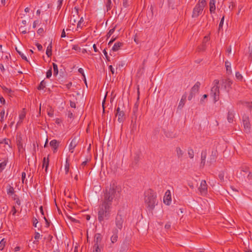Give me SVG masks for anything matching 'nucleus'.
Returning a JSON list of instances; mask_svg holds the SVG:
<instances>
[{
  "label": "nucleus",
  "instance_id": "nucleus-6",
  "mask_svg": "<svg viewBox=\"0 0 252 252\" xmlns=\"http://www.w3.org/2000/svg\"><path fill=\"white\" fill-rule=\"evenodd\" d=\"M243 123L244 131L247 133H250L251 132V124L248 117L243 118Z\"/></svg>",
  "mask_w": 252,
  "mask_h": 252
},
{
  "label": "nucleus",
  "instance_id": "nucleus-49",
  "mask_svg": "<svg viewBox=\"0 0 252 252\" xmlns=\"http://www.w3.org/2000/svg\"><path fill=\"white\" fill-rule=\"evenodd\" d=\"M224 173H220L219 174V179L221 180V181H223V179H224Z\"/></svg>",
  "mask_w": 252,
  "mask_h": 252
},
{
  "label": "nucleus",
  "instance_id": "nucleus-11",
  "mask_svg": "<svg viewBox=\"0 0 252 252\" xmlns=\"http://www.w3.org/2000/svg\"><path fill=\"white\" fill-rule=\"evenodd\" d=\"M113 234L111 237L110 240L111 242V243L114 244L116 243L118 240V230L117 229H115L113 231Z\"/></svg>",
  "mask_w": 252,
  "mask_h": 252
},
{
  "label": "nucleus",
  "instance_id": "nucleus-32",
  "mask_svg": "<svg viewBox=\"0 0 252 252\" xmlns=\"http://www.w3.org/2000/svg\"><path fill=\"white\" fill-rule=\"evenodd\" d=\"M235 77L237 80L239 81H242L243 77L239 72H236L235 73Z\"/></svg>",
  "mask_w": 252,
  "mask_h": 252
},
{
  "label": "nucleus",
  "instance_id": "nucleus-48",
  "mask_svg": "<svg viewBox=\"0 0 252 252\" xmlns=\"http://www.w3.org/2000/svg\"><path fill=\"white\" fill-rule=\"evenodd\" d=\"M249 59L251 60H252V46L251 47H249Z\"/></svg>",
  "mask_w": 252,
  "mask_h": 252
},
{
  "label": "nucleus",
  "instance_id": "nucleus-25",
  "mask_svg": "<svg viewBox=\"0 0 252 252\" xmlns=\"http://www.w3.org/2000/svg\"><path fill=\"white\" fill-rule=\"evenodd\" d=\"M46 54L48 57H50L51 56V55H52V42H50V44L47 47Z\"/></svg>",
  "mask_w": 252,
  "mask_h": 252
},
{
  "label": "nucleus",
  "instance_id": "nucleus-39",
  "mask_svg": "<svg viewBox=\"0 0 252 252\" xmlns=\"http://www.w3.org/2000/svg\"><path fill=\"white\" fill-rule=\"evenodd\" d=\"M5 115V111L4 110H2L0 113V122L2 123L4 121V116Z\"/></svg>",
  "mask_w": 252,
  "mask_h": 252
},
{
  "label": "nucleus",
  "instance_id": "nucleus-28",
  "mask_svg": "<svg viewBox=\"0 0 252 252\" xmlns=\"http://www.w3.org/2000/svg\"><path fill=\"white\" fill-rule=\"evenodd\" d=\"M53 67L54 75L56 76L58 74V65L56 63H53Z\"/></svg>",
  "mask_w": 252,
  "mask_h": 252
},
{
  "label": "nucleus",
  "instance_id": "nucleus-59",
  "mask_svg": "<svg viewBox=\"0 0 252 252\" xmlns=\"http://www.w3.org/2000/svg\"><path fill=\"white\" fill-rule=\"evenodd\" d=\"M78 71L82 74V75L85 77V74L84 73V70L82 68H80L78 69Z\"/></svg>",
  "mask_w": 252,
  "mask_h": 252
},
{
  "label": "nucleus",
  "instance_id": "nucleus-26",
  "mask_svg": "<svg viewBox=\"0 0 252 252\" xmlns=\"http://www.w3.org/2000/svg\"><path fill=\"white\" fill-rule=\"evenodd\" d=\"M176 151L177 155L179 158H181L183 156L184 152L180 147H177Z\"/></svg>",
  "mask_w": 252,
  "mask_h": 252
},
{
  "label": "nucleus",
  "instance_id": "nucleus-61",
  "mask_svg": "<svg viewBox=\"0 0 252 252\" xmlns=\"http://www.w3.org/2000/svg\"><path fill=\"white\" fill-rule=\"evenodd\" d=\"M209 37L208 36H205L203 39V43L207 42L209 40Z\"/></svg>",
  "mask_w": 252,
  "mask_h": 252
},
{
  "label": "nucleus",
  "instance_id": "nucleus-18",
  "mask_svg": "<svg viewBox=\"0 0 252 252\" xmlns=\"http://www.w3.org/2000/svg\"><path fill=\"white\" fill-rule=\"evenodd\" d=\"M48 157H49V156ZM49 157H47V158L44 157L43 158V161H42V167H43V168L45 167V171L46 172H47L48 165H49Z\"/></svg>",
  "mask_w": 252,
  "mask_h": 252
},
{
  "label": "nucleus",
  "instance_id": "nucleus-43",
  "mask_svg": "<svg viewBox=\"0 0 252 252\" xmlns=\"http://www.w3.org/2000/svg\"><path fill=\"white\" fill-rule=\"evenodd\" d=\"M52 75V68L51 67L46 72V77L47 78H50Z\"/></svg>",
  "mask_w": 252,
  "mask_h": 252
},
{
  "label": "nucleus",
  "instance_id": "nucleus-13",
  "mask_svg": "<svg viewBox=\"0 0 252 252\" xmlns=\"http://www.w3.org/2000/svg\"><path fill=\"white\" fill-rule=\"evenodd\" d=\"M207 156V151L206 150L203 151L201 155V166H204L206 162V158Z\"/></svg>",
  "mask_w": 252,
  "mask_h": 252
},
{
  "label": "nucleus",
  "instance_id": "nucleus-44",
  "mask_svg": "<svg viewBox=\"0 0 252 252\" xmlns=\"http://www.w3.org/2000/svg\"><path fill=\"white\" fill-rule=\"evenodd\" d=\"M84 19L83 17H81L77 24V28H82L81 24L83 22Z\"/></svg>",
  "mask_w": 252,
  "mask_h": 252
},
{
  "label": "nucleus",
  "instance_id": "nucleus-33",
  "mask_svg": "<svg viewBox=\"0 0 252 252\" xmlns=\"http://www.w3.org/2000/svg\"><path fill=\"white\" fill-rule=\"evenodd\" d=\"M16 50L18 53V54L21 56L22 59H23L25 61H28L26 56L23 53L19 51L17 48H16Z\"/></svg>",
  "mask_w": 252,
  "mask_h": 252
},
{
  "label": "nucleus",
  "instance_id": "nucleus-2",
  "mask_svg": "<svg viewBox=\"0 0 252 252\" xmlns=\"http://www.w3.org/2000/svg\"><path fill=\"white\" fill-rule=\"evenodd\" d=\"M144 202L146 206L151 210H153L156 205L157 195L154 191L151 189H148L144 192Z\"/></svg>",
  "mask_w": 252,
  "mask_h": 252
},
{
  "label": "nucleus",
  "instance_id": "nucleus-38",
  "mask_svg": "<svg viewBox=\"0 0 252 252\" xmlns=\"http://www.w3.org/2000/svg\"><path fill=\"white\" fill-rule=\"evenodd\" d=\"M115 27L109 30V32H108V33L107 34V38L110 37L111 36V35L114 33V32L115 31Z\"/></svg>",
  "mask_w": 252,
  "mask_h": 252
},
{
  "label": "nucleus",
  "instance_id": "nucleus-46",
  "mask_svg": "<svg viewBox=\"0 0 252 252\" xmlns=\"http://www.w3.org/2000/svg\"><path fill=\"white\" fill-rule=\"evenodd\" d=\"M40 236H41V235H40V234H39V233H38V232H36L35 233V235H34V239H35L36 240L38 241V240L40 239Z\"/></svg>",
  "mask_w": 252,
  "mask_h": 252
},
{
  "label": "nucleus",
  "instance_id": "nucleus-31",
  "mask_svg": "<svg viewBox=\"0 0 252 252\" xmlns=\"http://www.w3.org/2000/svg\"><path fill=\"white\" fill-rule=\"evenodd\" d=\"M188 155L190 158L192 159L194 157V152L192 149H189L188 150Z\"/></svg>",
  "mask_w": 252,
  "mask_h": 252
},
{
  "label": "nucleus",
  "instance_id": "nucleus-41",
  "mask_svg": "<svg viewBox=\"0 0 252 252\" xmlns=\"http://www.w3.org/2000/svg\"><path fill=\"white\" fill-rule=\"evenodd\" d=\"M224 19V17L223 16L222 17V18L220 21V24H219V30H220V29L222 28L223 25Z\"/></svg>",
  "mask_w": 252,
  "mask_h": 252
},
{
  "label": "nucleus",
  "instance_id": "nucleus-10",
  "mask_svg": "<svg viewBox=\"0 0 252 252\" xmlns=\"http://www.w3.org/2000/svg\"><path fill=\"white\" fill-rule=\"evenodd\" d=\"M59 142H58L56 140H52L50 142V146L53 149L54 153L57 152V149L59 147Z\"/></svg>",
  "mask_w": 252,
  "mask_h": 252
},
{
  "label": "nucleus",
  "instance_id": "nucleus-35",
  "mask_svg": "<svg viewBox=\"0 0 252 252\" xmlns=\"http://www.w3.org/2000/svg\"><path fill=\"white\" fill-rule=\"evenodd\" d=\"M6 165V162L4 161L0 163V172H1L5 168Z\"/></svg>",
  "mask_w": 252,
  "mask_h": 252
},
{
  "label": "nucleus",
  "instance_id": "nucleus-45",
  "mask_svg": "<svg viewBox=\"0 0 252 252\" xmlns=\"http://www.w3.org/2000/svg\"><path fill=\"white\" fill-rule=\"evenodd\" d=\"M244 104L247 106L249 108L251 109L252 108V102H246L244 103Z\"/></svg>",
  "mask_w": 252,
  "mask_h": 252
},
{
  "label": "nucleus",
  "instance_id": "nucleus-40",
  "mask_svg": "<svg viewBox=\"0 0 252 252\" xmlns=\"http://www.w3.org/2000/svg\"><path fill=\"white\" fill-rule=\"evenodd\" d=\"M241 171L243 172H248L249 171V168L248 166H245L241 167Z\"/></svg>",
  "mask_w": 252,
  "mask_h": 252
},
{
  "label": "nucleus",
  "instance_id": "nucleus-55",
  "mask_svg": "<svg viewBox=\"0 0 252 252\" xmlns=\"http://www.w3.org/2000/svg\"><path fill=\"white\" fill-rule=\"evenodd\" d=\"M16 212H17V211H16V209H15V207L14 206H13L12 207V210H11V212L12 214V215H15V214L16 213Z\"/></svg>",
  "mask_w": 252,
  "mask_h": 252
},
{
  "label": "nucleus",
  "instance_id": "nucleus-15",
  "mask_svg": "<svg viewBox=\"0 0 252 252\" xmlns=\"http://www.w3.org/2000/svg\"><path fill=\"white\" fill-rule=\"evenodd\" d=\"M123 220L121 216L118 217L116 220V225L118 228L121 230L123 227Z\"/></svg>",
  "mask_w": 252,
  "mask_h": 252
},
{
  "label": "nucleus",
  "instance_id": "nucleus-5",
  "mask_svg": "<svg viewBox=\"0 0 252 252\" xmlns=\"http://www.w3.org/2000/svg\"><path fill=\"white\" fill-rule=\"evenodd\" d=\"M198 190L201 195H205L207 193V185L205 180H202Z\"/></svg>",
  "mask_w": 252,
  "mask_h": 252
},
{
  "label": "nucleus",
  "instance_id": "nucleus-8",
  "mask_svg": "<svg viewBox=\"0 0 252 252\" xmlns=\"http://www.w3.org/2000/svg\"><path fill=\"white\" fill-rule=\"evenodd\" d=\"M125 113L123 111L120 110L119 107L117 108V113L116 114V117H118V120L120 123H121L123 121L124 119Z\"/></svg>",
  "mask_w": 252,
  "mask_h": 252
},
{
  "label": "nucleus",
  "instance_id": "nucleus-34",
  "mask_svg": "<svg viewBox=\"0 0 252 252\" xmlns=\"http://www.w3.org/2000/svg\"><path fill=\"white\" fill-rule=\"evenodd\" d=\"M45 87V82L44 81H42L39 86L38 87V90H43Z\"/></svg>",
  "mask_w": 252,
  "mask_h": 252
},
{
  "label": "nucleus",
  "instance_id": "nucleus-63",
  "mask_svg": "<svg viewBox=\"0 0 252 252\" xmlns=\"http://www.w3.org/2000/svg\"><path fill=\"white\" fill-rule=\"evenodd\" d=\"M226 52H227V53H228V54L231 53V47L230 46H229V47L227 48Z\"/></svg>",
  "mask_w": 252,
  "mask_h": 252
},
{
  "label": "nucleus",
  "instance_id": "nucleus-16",
  "mask_svg": "<svg viewBox=\"0 0 252 252\" xmlns=\"http://www.w3.org/2000/svg\"><path fill=\"white\" fill-rule=\"evenodd\" d=\"M216 0H210L209 6L211 13H214L216 10Z\"/></svg>",
  "mask_w": 252,
  "mask_h": 252
},
{
  "label": "nucleus",
  "instance_id": "nucleus-52",
  "mask_svg": "<svg viewBox=\"0 0 252 252\" xmlns=\"http://www.w3.org/2000/svg\"><path fill=\"white\" fill-rule=\"evenodd\" d=\"M36 47H37V49H38V50L39 51L42 50L43 47H42V46L41 44H40L37 43L36 44Z\"/></svg>",
  "mask_w": 252,
  "mask_h": 252
},
{
  "label": "nucleus",
  "instance_id": "nucleus-7",
  "mask_svg": "<svg viewBox=\"0 0 252 252\" xmlns=\"http://www.w3.org/2000/svg\"><path fill=\"white\" fill-rule=\"evenodd\" d=\"M163 202L165 204L167 205H169L170 204L171 202V192L169 190H167L165 192L163 198Z\"/></svg>",
  "mask_w": 252,
  "mask_h": 252
},
{
  "label": "nucleus",
  "instance_id": "nucleus-27",
  "mask_svg": "<svg viewBox=\"0 0 252 252\" xmlns=\"http://www.w3.org/2000/svg\"><path fill=\"white\" fill-rule=\"evenodd\" d=\"M6 241L4 238H3L0 241V251H2L6 245Z\"/></svg>",
  "mask_w": 252,
  "mask_h": 252
},
{
  "label": "nucleus",
  "instance_id": "nucleus-23",
  "mask_svg": "<svg viewBox=\"0 0 252 252\" xmlns=\"http://www.w3.org/2000/svg\"><path fill=\"white\" fill-rule=\"evenodd\" d=\"M186 100V96L183 95L179 102L178 108L181 109L183 107Z\"/></svg>",
  "mask_w": 252,
  "mask_h": 252
},
{
  "label": "nucleus",
  "instance_id": "nucleus-24",
  "mask_svg": "<svg viewBox=\"0 0 252 252\" xmlns=\"http://www.w3.org/2000/svg\"><path fill=\"white\" fill-rule=\"evenodd\" d=\"M15 192L14 189L13 187H11L10 185H8L7 188V193L9 195H14Z\"/></svg>",
  "mask_w": 252,
  "mask_h": 252
},
{
  "label": "nucleus",
  "instance_id": "nucleus-58",
  "mask_svg": "<svg viewBox=\"0 0 252 252\" xmlns=\"http://www.w3.org/2000/svg\"><path fill=\"white\" fill-rule=\"evenodd\" d=\"M247 178L248 180H250L252 179V173L249 172V174L248 175Z\"/></svg>",
  "mask_w": 252,
  "mask_h": 252
},
{
  "label": "nucleus",
  "instance_id": "nucleus-12",
  "mask_svg": "<svg viewBox=\"0 0 252 252\" xmlns=\"http://www.w3.org/2000/svg\"><path fill=\"white\" fill-rule=\"evenodd\" d=\"M77 143V139L74 138L71 141L69 145V150L71 153L73 152V150L75 147L76 146Z\"/></svg>",
  "mask_w": 252,
  "mask_h": 252
},
{
  "label": "nucleus",
  "instance_id": "nucleus-62",
  "mask_svg": "<svg viewBox=\"0 0 252 252\" xmlns=\"http://www.w3.org/2000/svg\"><path fill=\"white\" fill-rule=\"evenodd\" d=\"M65 36H66L65 32L64 30L63 29L62 32L61 37H62V38L65 37Z\"/></svg>",
  "mask_w": 252,
  "mask_h": 252
},
{
  "label": "nucleus",
  "instance_id": "nucleus-42",
  "mask_svg": "<svg viewBox=\"0 0 252 252\" xmlns=\"http://www.w3.org/2000/svg\"><path fill=\"white\" fill-rule=\"evenodd\" d=\"M19 31L23 34H26L27 33L26 29L24 27L21 26L19 28Z\"/></svg>",
  "mask_w": 252,
  "mask_h": 252
},
{
  "label": "nucleus",
  "instance_id": "nucleus-51",
  "mask_svg": "<svg viewBox=\"0 0 252 252\" xmlns=\"http://www.w3.org/2000/svg\"><path fill=\"white\" fill-rule=\"evenodd\" d=\"M26 173L24 172H22V182L23 183H24V181L26 178Z\"/></svg>",
  "mask_w": 252,
  "mask_h": 252
},
{
  "label": "nucleus",
  "instance_id": "nucleus-50",
  "mask_svg": "<svg viewBox=\"0 0 252 252\" xmlns=\"http://www.w3.org/2000/svg\"><path fill=\"white\" fill-rule=\"evenodd\" d=\"M123 5L125 7H127L128 5L127 0H123Z\"/></svg>",
  "mask_w": 252,
  "mask_h": 252
},
{
  "label": "nucleus",
  "instance_id": "nucleus-20",
  "mask_svg": "<svg viewBox=\"0 0 252 252\" xmlns=\"http://www.w3.org/2000/svg\"><path fill=\"white\" fill-rule=\"evenodd\" d=\"M225 66L226 70V72L228 74H231L232 73V69L231 67V63L228 62V61H226L225 62Z\"/></svg>",
  "mask_w": 252,
  "mask_h": 252
},
{
  "label": "nucleus",
  "instance_id": "nucleus-9",
  "mask_svg": "<svg viewBox=\"0 0 252 252\" xmlns=\"http://www.w3.org/2000/svg\"><path fill=\"white\" fill-rule=\"evenodd\" d=\"M232 82L229 79L223 80L222 83V87H223L227 92H228Z\"/></svg>",
  "mask_w": 252,
  "mask_h": 252
},
{
  "label": "nucleus",
  "instance_id": "nucleus-56",
  "mask_svg": "<svg viewBox=\"0 0 252 252\" xmlns=\"http://www.w3.org/2000/svg\"><path fill=\"white\" fill-rule=\"evenodd\" d=\"M72 86V83L71 82H69L66 84L65 85V86L66 87V88H67V89H69L71 87V86Z\"/></svg>",
  "mask_w": 252,
  "mask_h": 252
},
{
  "label": "nucleus",
  "instance_id": "nucleus-1",
  "mask_svg": "<svg viewBox=\"0 0 252 252\" xmlns=\"http://www.w3.org/2000/svg\"><path fill=\"white\" fill-rule=\"evenodd\" d=\"M121 191V186L115 181H112L109 189H106L102 204L98 208V220L100 222L109 219L112 203L118 199Z\"/></svg>",
  "mask_w": 252,
  "mask_h": 252
},
{
  "label": "nucleus",
  "instance_id": "nucleus-3",
  "mask_svg": "<svg viewBox=\"0 0 252 252\" xmlns=\"http://www.w3.org/2000/svg\"><path fill=\"white\" fill-rule=\"evenodd\" d=\"M206 4V0H198V2L193 9L192 17L193 18L198 17L202 13Z\"/></svg>",
  "mask_w": 252,
  "mask_h": 252
},
{
  "label": "nucleus",
  "instance_id": "nucleus-53",
  "mask_svg": "<svg viewBox=\"0 0 252 252\" xmlns=\"http://www.w3.org/2000/svg\"><path fill=\"white\" fill-rule=\"evenodd\" d=\"M5 101L4 98L3 97L0 96V104L1 105L4 104L5 103Z\"/></svg>",
  "mask_w": 252,
  "mask_h": 252
},
{
  "label": "nucleus",
  "instance_id": "nucleus-54",
  "mask_svg": "<svg viewBox=\"0 0 252 252\" xmlns=\"http://www.w3.org/2000/svg\"><path fill=\"white\" fill-rule=\"evenodd\" d=\"M109 70H110V71L111 72V73L113 74H114V72H115V69L114 68H113V67L112 66V65H110L109 66Z\"/></svg>",
  "mask_w": 252,
  "mask_h": 252
},
{
  "label": "nucleus",
  "instance_id": "nucleus-47",
  "mask_svg": "<svg viewBox=\"0 0 252 252\" xmlns=\"http://www.w3.org/2000/svg\"><path fill=\"white\" fill-rule=\"evenodd\" d=\"M63 0H58V1H57V3H58V6H57V8L58 9H60L62 5V4H63Z\"/></svg>",
  "mask_w": 252,
  "mask_h": 252
},
{
  "label": "nucleus",
  "instance_id": "nucleus-37",
  "mask_svg": "<svg viewBox=\"0 0 252 252\" xmlns=\"http://www.w3.org/2000/svg\"><path fill=\"white\" fill-rule=\"evenodd\" d=\"M64 169H65V174H67L68 173L69 170V164L67 162V160L66 161Z\"/></svg>",
  "mask_w": 252,
  "mask_h": 252
},
{
  "label": "nucleus",
  "instance_id": "nucleus-30",
  "mask_svg": "<svg viewBox=\"0 0 252 252\" xmlns=\"http://www.w3.org/2000/svg\"><path fill=\"white\" fill-rule=\"evenodd\" d=\"M215 156L212 155L210 158V160L207 162V163H208L209 165H211L213 163H214L215 161Z\"/></svg>",
  "mask_w": 252,
  "mask_h": 252
},
{
  "label": "nucleus",
  "instance_id": "nucleus-29",
  "mask_svg": "<svg viewBox=\"0 0 252 252\" xmlns=\"http://www.w3.org/2000/svg\"><path fill=\"white\" fill-rule=\"evenodd\" d=\"M233 118H234V115L231 112H228V115H227L228 121L229 123H232L233 122Z\"/></svg>",
  "mask_w": 252,
  "mask_h": 252
},
{
  "label": "nucleus",
  "instance_id": "nucleus-57",
  "mask_svg": "<svg viewBox=\"0 0 252 252\" xmlns=\"http://www.w3.org/2000/svg\"><path fill=\"white\" fill-rule=\"evenodd\" d=\"M38 220L36 219H35L34 220H33V226L34 227H37V224L38 223Z\"/></svg>",
  "mask_w": 252,
  "mask_h": 252
},
{
  "label": "nucleus",
  "instance_id": "nucleus-19",
  "mask_svg": "<svg viewBox=\"0 0 252 252\" xmlns=\"http://www.w3.org/2000/svg\"><path fill=\"white\" fill-rule=\"evenodd\" d=\"M200 84L199 82H197L196 83H195V84L191 88V94H195L198 91L199 87H200Z\"/></svg>",
  "mask_w": 252,
  "mask_h": 252
},
{
  "label": "nucleus",
  "instance_id": "nucleus-22",
  "mask_svg": "<svg viewBox=\"0 0 252 252\" xmlns=\"http://www.w3.org/2000/svg\"><path fill=\"white\" fill-rule=\"evenodd\" d=\"M25 116H26V113L24 111H22L20 114H19V121L18 122L17 125H20L22 122H23V120L24 119V118H25Z\"/></svg>",
  "mask_w": 252,
  "mask_h": 252
},
{
  "label": "nucleus",
  "instance_id": "nucleus-60",
  "mask_svg": "<svg viewBox=\"0 0 252 252\" xmlns=\"http://www.w3.org/2000/svg\"><path fill=\"white\" fill-rule=\"evenodd\" d=\"M44 32V30H43V28H40L37 31V33L38 34H41L43 32Z\"/></svg>",
  "mask_w": 252,
  "mask_h": 252
},
{
  "label": "nucleus",
  "instance_id": "nucleus-21",
  "mask_svg": "<svg viewBox=\"0 0 252 252\" xmlns=\"http://www.w3.org/2000/svg\"><path fill=\"white\" fill-rule=\"evenodd\" d=\"M2 89L5 93L8 94L10 96H12L13 94V92L10 89L7 88L5 86L2 87Z\"/></svg>",
  "mask_w": 252,
  "mask_h": 252
},
{
  "label": "nucleus",
  "instance_id": "nucleus-36",
  "mask_svg": "<svg viewBox=\"0 0 252 252\" xmlns=\"http://www.w3.org/2000/svg\"><path fill=\"white\" fill-rule=\"evenodd\" d=\"M93 252H101L99 245H94Z\"/></svg>",
  "mask_w": 252,
  "mask_h": 252
},
{
  "label": "nucleus",
  "instance_id": "nucleus-14",
  "mask_svg": "<svg viewBox=\"0 0 252 252\" xmlns=\"http://www.w3.org/2000/svg\"><path fill=\"white\" fill-rule=\"evenodd\" d=\"M102 238V237L100 234L96 233L94 235V245H99L101 242Z\"/></svg>",
  "mask_w": 252,
  "mask_h": 252
},
{
  "label": "nucleus",
  "instance_id": "nucleus-64",
  "mask_svg": "<svg viewBox=\"0 0 252 252\" xmlns=\"http://www.w3.org/2000/svg\"><path fill=\"white\" fill-rule=\"evenodd\" d=\"M171 225L169 223H167L165 225V228L168 229L170 228Z\"/></svg>",
  "mask_w": 252,
  "mask_h": 252
},
{
  "label": "nucleus",
  "instance_id": "nucleus-4",
  "mask_svg": "<svg viewBox=\"0 0 252 252\" xmlns=\"http://www.w3.org/2000/svg\"><path fill=\"white\" fill-rule=\"evenodd\" d=\"M213 84V86L211 90L210 95L213 97L214 101L215 103L220 98L219 81L218 80H215Z\"/></svg>",
  "mask_w": 252,
  "mask_h": 252
},
{
  "label": "nucleus",
  "instance_id": "nucleus-17",
  "mask_svg": "<svg viewBox=\"0 0 252 252\" xmlns=\"http://www.w3.org/2000/svg\"><path fill=\"white\" fill-rule=\"evenodd\" d=\"M123 45V43L121 42H117L114 44L113 45L112 50L114 51H117L120 49L121 47H122Z\"/></svg>",
  "mask_w": 252,
  "mask_h": 252
}]
</instances>
